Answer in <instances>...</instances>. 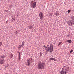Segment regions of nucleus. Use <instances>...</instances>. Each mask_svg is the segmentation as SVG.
Wrapping results in <instances>:
<instances>
[{
  "label": "nucleus",
  "instance_id": "1",
  "mask_svg": "<svg viewBox=\"0 0 74 74\" xmlns=\"http://www.w3.org/2000/svg\"><path fill=\"white\" fill-rule=\"evenodd\" d=\"M69 71V67H66V66H64L62 68V70L60 72L61 74H66L68 73Z\"/></svg>",
  "mask_w": 74,
  "mask_h": 74
},
{
  "label": "nucleus",
  "instance_id": "2",
  "mask_svg": "<svg viewBox=\"0 0 74 74\" xmlns=\"http://www.w3.org/2000/svg\"><path fill=\"white\" fill-rule=\"evenodd\" d=\"M45 64L44 62H39L38 63V68L39 69H44Z\"/></svg>",
  "mask_w": 74,
  "mask_h": 74
},
{
  "label": "nucleus",
  "instance_id": "3",
  "mask_svg": "<svg viewBox=\"0 0 74 74\" xmlns=\"http://www.w3.org/2000/svg\"><path fill=\"white\" fill-rule=\"evenodd\" d=\"M33 2L34 1H33L31 2V5H30V7L32 8H34L36 7L37 3L36 2Z\"/></svg>",
  "mask_w": 74,
  "mask_h": 74
},
{
  "label": "nucleus",
  "instance_id": "4",
  "mask_svg": "<svg viewBox=\"0 0 74 74\" xmlns=\"http://www.w3.org/2000/svg\"><path fill=\"white\" fill-rule=\"evenodd\" d=\"M53 45L51 44L50 45V47L49 48V52H50L51 53L53 51Z\"/></svg>",
  "mask_w": 74,
  "mask_h": 74
},
{
  "label": "nucleus",
  "instance_id": "5",
  "mask_svg": "<svg viewBox=\"0 0 74 74\" xmlns=\"http://www.w3.org/2000/svg\"><path fill=\"white\" fill-rule=\"evenodd\" d=\"M68 23L70 26H72L74 24V21L73 20H70L68 22Z\"/></svg>",
  "mask_w": 74,
  "mask_h": 74
},
{
  "label": "nucleus",
  "instance_id": "6",
  "mask_svg": "<svg viewBox=\"0 0 74 74\" xmlns=\"http://www.w3.org/2000/svg\"><path fill=\"white\" fill-rule=\"evenodd\" d=\"M39 15L40 19L41 20H42V19L44 18V14H43V13L42 12H40L39 13Z\"/></svg>",
  "mask_w": 74,
  "mask_h": 74
},
{
  "label": "nucleus",
  "instance_id": "7",
  "mask_svg": "<svg viewBox=\"0 0 74 74\" xmlns=\"http://www.w3.org/2000/svg\"><path fill=\"white\" fill-rule=\"evenodd\" d=\"M44 47L45 48L46 52H47V53H48V52L49 51V47H46L45 46H44Z\"/></svg>",
  "mask_w": 74,
  "mask_h": 74
},
{
  "label": "nucleus",
  "instance_id": "8",
  "mask_svg": "<svg viewBox=\"0 0 74 74\" xmlns=\"http://www.w3.org/2000/svg\"><path fill=\"white\" fill-rule=\"evenodd\" d=\"M5 63L4 59H2L0 61V64H3Z\"/></svg>",
  "mask_w": 74,
  "mask_h": 74
},
{
  "label": "nucleus",
  "instance_id": "9",
  "mask_svg": "<svg viewBox=\"0 0 74 74\" xmlns=\"http://www.w3.org/2000/svg\"><path fill=\"white\" fill-rule=\"evenodd\" d=\"M27 62V63L26 65H27V66H30L31 63L30 62V59L28 60Z\"/></svg>",
  "mask_w": 74,
  "mask_h": 74
},
{
  "label": "nucleus",
  "instance_id": "10",
  "mask_svg": "<svg viewBox=\"0 0 74 74\" xmlns=\"http://www.w3.org/2000/svg\"><path fill=\"white\" fill-rule=\"evenodd\" d=\"M18 33H19V30H17L15 32L14 34H17Z\"/></svg>",
  "mask_w": 74,
  "mask_h": 74
},
{
  "label": "nucleus",
  "instance_id": "11",
  "mask_svg": "<svg viewBox=\"0 0 74 74\" xmlns=\"http://www.w3.org/2000/svg\"><path fill=\"white\" fill-rule=\"evenodd\" d=\"M49 60L51 61V60H54V61H56V60H55V58H51L49 59Z\"/></svg>",
  "mask_w": 74,
  "mask_h": 74
},
{
  "label": "nucleus",
  "instance_id": "12",
  "mask_svg": "<svg viewBox=\"0 0 74 74\" xmlns=\"http://www.w3.org/2000/svg\"><path fill=\"white\" fill-rule=\"evenodd\" d=\"M66 42H68V43H69L70 44L71 43V40H67L66 41Z\"/></svg>",
  "mask_w": 74,
  "mask_h": 74
},
{
  "label": "nucleus",
  "instance_id": "13",
  "mask_svg": "<svg viewBox=\"0 0 74 74\" xmlns=\"http://www.w3.org/2000/svg\"><path fill=\"white\" fill-rule=\"evenodd\" d=\"M1 59H4V58H5V56H1Z\"/></svg>",
  "mask_w": 74,
  "mask_h": 74
},
{
  "label": "nucleus",
  "instance_id": "14",
  "mask_svg": "<svg viewBox=\"0 0 74 74\" xmlns=\"http://www.w3.org/2000/svg\"><path fill=\"white\" fill-rule=\"evenodd\" d=\"M12 21L13 22H15V17L13 16L12 17Z\"/></svg>",
  "mask_w": 74,
  "mask_h": 74
},
{
  "label": "nucleus",
  "instance_id": "15",
  "mask_svg": "<svg viewBox=\"0 0 74 74\" xmlns=\"http://www.w3.org/2000/svg\"><path fill=\"white\" fill-rule=\"evenodd\" d=\"M24 45H25V42L23 41L22 42V43L21 44V47H23L24 46Z\"/></svg>",
  "mask_w": 74,
  "mask_h": 74
},
{
  "label": "nucleus",
  "instance_id": "16",
  "mask_svg": "<svg viewBox=\"0 0 74 74\" xmlns=\"http://www.w3.org/2000/svg\"><path fill=\"white\" fill-rule=\"evenodd\" d=\"M9 56L10 58V59H11L12 58V57H13V55L12 54H10V55Z\"/></svg>",
  "mask_w": 74,
  "mask_h": 74
},
{
  "label": "nucleus",
  "instance_id": "17",
  "mask_svg": "<svg viewBox=\"0 0 74 74\" xmlns=\"http://www.w3.org/2000/svg\"><path fill=\"white\" fill-rule=\"evenodd\" d=\"M22 46L21 45H19L18 46V48L19 49H20V48H22Z\"/></svg>",
  "mask_w": 74,
  "mask_h": 74
},
{
  "label": "nucleus",
  "instance_id": "18",
  "mask_svg": "<svg viewBox=\"0 0 74 74\" xmlns=\"http://www.w3.org/2000/svg\"><path fill=\"white\" fill-rule=\"evenodd\" d=\"M62 42H59L58 44V46H59L61 44H62Z\"/></svg>",
  "mask_w": 74,
  "mask_h": 74
},
{
  "label": "nucleus",
  "instance_id": "19",
  "mask_svg": "<svg viewBox=\"0 0 74 74\" xmlns=\"http://www.w3.org/2000/svg\"><path fill=\"white\" fill-rule=\"evenodd\" d=\"M52 15H53V13H50L49 14V16H52Z\"/></svg>",
  "mask_w": 74,
  "mask_h": 74
},
{
  "label": "nucleus",
  "instance_id": "20",
  "mask_svg": "<svg viewBox=\"0 0 74 74\" xmlns=\"http://www.w3.org/2000/svg\"><path fill=\"white\" fill-rule=\"evenodd\" d=\"M33 27L32 26H30L29 27L30 29H33Z\"/></svg>",
  "mask_w": 74,
  "mask_h": 74
},
{
  "label": "nucleus",
  "instance_id": "21",
  "mask_svg": "<svg viewBox=\"0 0 74 74\" xmlns=\"http://www.w3.org/2000/svg\"><path fill=\"white\" fill-rule=\"evenodd\" d=\"M59 13H56V16H58V15H59Z\"/></svg>",
  "mask_w": 74,
  "mask_h": 74
},
{
  "label": "nucleus",
  "instance_id": "22",
  "mask_svg": "<svg viewBox=\"0 0 74 74\" xmlns=\"http://www.w3.org/2000/svg\"><path fill=\"white\" fill-rule=\"evenodd\" d=\"M3 45V43L2 42H0V46H1Z\"/></svg>",
  "mask_w": 74,
  "mask_h": 74
},
{
  "label": "nucleus",
  "instance_id": "23",
  "mask_svg": "<svg viewBox=\"0 0 74 74\" xmlns=\"http://www.w3.org/2000/svg\"><path fill=\"white\" fill-rule=\"evenodd\" d=\"M68 13H70V10H68Z\"/></svg>",
  "mask_w": 74,
  "mask_h": 74
},
{
  "label": "nucleus",
  "instance_id": "24",
  "mask_svg": "<svg viewBox=\"0 0 74 74\" xmlns=\"http://www.w3.org/2000/svg\"><path fill=\"white\" fill-rule=\"evenodd\" d=\"M72 52H73V50H71L70 51V53H71Z\"/></svg>",
  "mask_w": 74,
  "mask_h": 74
},
{
  "label": "nucleus",
  "instance_id": "25",
  "mask_svg": "<svg viewBox=\"0 0 74 74\" xmlns=\"http://www.w3.org/2000/svg\"><path fill=\"white\" fill-rule=\"evenodd\" d=\"M40 56H42V54H41V53H40Z\"/></svg>",
  "mask_w": 74,
  "mask_h": 74
},
{
  "label": "nucleus",
  "instance_id": "26",
  "mask_svg": "<svg viewBox=\"0 0 74 74\" xmlns=\"http://www.w3.org/2000/svg\"><path fill=\"white\" fill-rule=\"evenodd\" d=\"M20 59H21V58H20V57H19V60H20Z\"/></svg>",
  "mask_w": 74,
  "mask_h": 74
},
{
  "label": "nucleus",
  "instance_id": "27",
  "mask_svg": "<svg viewBox=\"0 0 74 74\" xmlns=\"http://www.w3.org/2000/svg\"><path fill=\"white\" fill-rule=\"evenodd\" d=\"M19 54H20V53H19Z\"/></svg>",
  "mask_w": 74,
  "mask_h": 74
},
{
  "label": "nucleus",
  "instance_id": "28",
  "mask_svg": "<svg viewBox=\"0 0 74 74\" xmlns=\"http://www.w3.org/2000/svg\"><path fill=\"white\" fill-rule=\"evenodd\" d=\"M16 74H17V73H16Z\"/></svg>",
  "mask_w": 74,
  "mask_h": 74
}]
</instances>
